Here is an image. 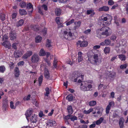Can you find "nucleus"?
Segmentation results:
<instances>
[{"instance_id": "nucleus-56", "label": "nucleus", "mask_w": 128, "mask_h": 128, "mask_svg": "<svg viewBox=\"0 0 128 128\" xmlns=\"http://www.w3.org/2000/svg\"><path fill=\"white\" fill-rule=\"evenodd\" d=\"M91 32V30L90 29H88L84 31V33L86 34H88V33H90Z\"/></svg>"}, {"instance_id": "nucleus-25", "label": "nucleus", "mask_w": 128, "mask_h": 128, "mask_svg": "<svg viewBox=\"0 0 128 128\" xmlns=\"http://www.w3.org/2000/svg\"><path fill=\"white\" fill-rule=\"evenodd\" d=\"M31 28L32 30L36 31H37L39 30V27L37 25H33L31 26Z\"/></svg>"}, {"instance_id": "nucleus-8", "label": "nucleus", "mask_w": 128, "mask_h": 128, "mask_svg": "<svg viewBox=\"0 0 128 128\" xmlns=\"http://www.w3.org/2000/svg\"><path fill=\"white\" fill-rule=\"evenodd\" d=\"M32 54V51H29L24 55L22 57V58H23L26 59L31 56Z\"/></svg>"}, {"instance_id": "nucleus-1", "label": "nucleus", "mask_w": 128, "mask_h": 128, "mask_svg": "<svg viewBox=\"0 0 128 128\" xmlns=\"http://www.w3.org/2000/svg\"><path fill=\"white\" fill-rule=\"evenodd\" d=\"M88 58L90 62L94 65H98L101 62V59L99 58L98 54H94L93 56L89 55Z\"/></svg>"}, {"instance_id": "nucleus-22", "label": "nucleus", "mask_w": 128, "mask_h": 128, "mask_svg": "<svg viewBox=\"0 0 128 128\" xmlns=\"http://www.w3.org/2000/svg\"><path fill=\"white\" fill-rule=\"evenodd\" d=\"M75 76L74 78H75L74 80V82H77L78 79L77 78L80 76V75L78 74V72H75Z\"/></svg>"}, {"instance_id": "nucleus-32", "label": "nucleus", "mask_w": 128, "mask_h": 128, "mask_svg": "<svg viewBox=\"0 0 128 128\" xmlns=\"http://www.w3.org/2000/svg\"><path fill=\"white\" fill-rule=\"evenodd\" d=\"M73 96L72 94H70L68 96L66 97V99L68 100L69 101L72 100L73 99Z\"/></svg>"}, {"instance_id": "nucleus-16", "label": "nucleus", "mask_w": 128, "mask_h": 128, "mask_svg": "<svg viewBox=\"0 0 128 128\" xmlns=\"http://www.w3.org/2000/svg\"><path fill=\"white\" fill-rule=\"evenodd\" d=\"M42 37L38 35L36 36L35 38V42L36 43H38L41 42L42 40Z\"/></svg>"}, {"instance_id": "nucleus-41", "label": "nucleus", "mask_w": 128, "mask_h": 128, "mask_svg": "<svg viewBox=\"0 0 128 128\" xmlns=\"http://www.w3.org/2000/svg\"><path fill=\"white\" fill-rule=\"evenodd\" d=\"M72 116H71L70 118L71 120V121H74L75 120H77V118L75 116H73L72 115Z\"/></svg>"}, {"instance_id": "nucleus-21", "label": "nucleus", "mask_w": 128, "mask_h": 128, "mask_svg": "<svg viewBox=\"0 0 128 128\" xmlns=\"http://www.w3.org/2000/svg\"><path fill=\"white\" fill-rule=\"evenodd\" d=\"M20 14L21 16L25 15L27 14L26 11L24 9H20L19 10Z\"/></svg>"}, {"instance_id": "nucleus-18", "label": "nucleus", "mask_w": 128, "mask_h": 128, "mask_svg": "<svg viewBox=\"0 0 128 128\" xmlns=\"http://www.w3.org/2000/svg\"><path fill=\"white\" fill-rule=\"evenodd\" d=\"M55 14L57 16H60L61 13V10L60 8H56L55 10Z\"/></svg>"}, {"instance_id": "nucleus-10", "label": "nucleus", "mask_w": 128, "mask_h": 128, "mask_svg": "<svg viewBox=\"0 0 128 128\" xmlns=\"http://www.w3.org/2000/svg\"><path fill=\"white\" fill-rule=\"evenodd\" d=\"M109 9V8L108 6H104L99 8L98 9V11L107 12L108 11Z\"/></svg>"}, {"instance_id": "nucleus-61", "label": "nucleus", "mask_w": 128, "mask_h": 128, "mask_svg": "<svg viewBox=\"0 0 128 128\" xmlns=\"http://www.w3.org/2000/svg\"><path fill=\"white\" fill-rule=\"evenodd\" d=\"M39 115L40 117H42L44 116V114H43L42 111H40V112L39 113Z\"/></svg>"}, {"instance_id": "nucleus-6", "label": "nucleus", "mask_w": 128, "mask_h": 128, "mask_svg": "<svg viewBox=\"0 0 128 128\" xmlns=\"http://www.w3.org/2000/svg\"><path fill=\"white\" fill-rule=\"evenodd\" d=\"M88 84L84 82L82 83L81 85L80 88L82 90L85 91H88L89 90H88L87 88Z\"/></svg>"}, {"instance_id": "nucleus-24", "label": "nucleus", "mask_w": 128, "mask_h": 128, "mask_svg": "<svg viewBox=\"0 0 128 128\" xmlns=\"http://www.w3.org/2000/svg\"><path fill=\"white\" fill-rule=\"evenodd\" d=\"M67 110L68 114H72L73 112L72 106H68L67 108Z\"/></svg>"}, {"instance_id": "nucleus-43", "label": "nucleus", "mask_w": 128, "mask_h": 128, "mask_svg": "<svg viewBox=\"0 0 128 128\" xmlns=\"http://www.w3.org/2000/svg\"><path fill=\"white\" fill-rule=\"evenodd\" d=\"M26 8L28 9H30L32 8L33 9V6L31 3H29L27 4L26 6Z\"/></svg>"}, {"instance_id": "nucleus-26", "label": "nucleus", "mask_w": 128, "mask_h": 128, "mask_svg": "<svg viewBox=\"0 0 128 128\" xmlns=\"http://www.w3.org/2000/svg\"><path fill=\"white\" fill-rule=\"evenodd\" d=\"M39 55L40 56H44L46 54L45 51L42 48L41 49L39 54Z\"/></svg>"}, {"instance_id": "nucleus-34", "label": "nucleus", "mask_w": 128, "mask_h": 128, "mask_svg": "<svg viewBox=\"0 0 128 128\" xmlns=\"http://www.w3.org/2000/svg\"><path fill=\"white\" fill-rule=\"evenodd\" d=\"M93 110V108H90L88 110H84V114H89L90 112L92 111Z\"/></svg>"}, {"instance_id": "nucleus-62", "label": "nucleus", "mask_w": 128, "mask_h": 128, "mask_svg": "<svg viewBox=\"0 0 128 128\" xmlns=\"http://www.w3.org/2000/svg\"><path fill=\"white\" fill-rule=\"evenodd\" d=\"M107 74H108V77L111 78H112V73L111 72H108V73H107Z\"/></svg>"}, {"instance_id": "nucleus-63", "label": "nucleus", "mask_w": 128, "mask_h": 128, "mask_svg": "<svg viewBox=\"0 0 128 128\" xmlns=\"http://www.w3.org/2000/svg\"><path fill=\"white\" fill-rule=\"evenodd\" d=\"M100 48V46L99 45H96L93 47V48L94 50H96L99 48Z\"/></svg>"}, {"instance_id": "nucleus-12", "label": "nucleus", "mask_w": 128, "mask_h": 128, "mask_svg": "<svg viewBox=\"0 0 128 128\" xmlns=\"http://www.w3.org/2000/svg\"><path fill=\"white\" fill-rule=\"evenodd\" d=\"M44 76L45 78L46 79H49L50 77V73L47 69H45L44 70Z\"/></svg>"}, {"instance_id": "nucleus-9", "label": "nucleus", "mask_w": 128, "mask_h": 128, "mask_svg": "<svg viewBox=\"0 0 128 128\" xmlns=\"http://www.w3.org/2000/svg\"><path fill=\"white\" fill-rule=\"evenodd\" d=\"M10 34V37L11 40H13L16 39L17 35L15 32H11Z\"/></svg>"}, {"instance_id": "nucleus-33", "label": "nucleus", "mask_w": 128, "mask_h": 128, "mask_svg": "<svg viewBox=\"0 0 128 128\" xmlns=\"http://www.w3.org/2000/svg\"><path fill=\"white\" fill-rule=\"evenodd\" d=\"M20 6L22 8H24L26 6V4L25 2H22L20 3Z\"/></svg>"}, {"instance_id": "nucleus-13", "label": "nucleus", "mask_w": 128, "mask_h": 128, "mask_svg": "<svg viewBox=\"0 0 128 128\" xmlns=\"http://www.w3.org/2000/svg\"><path fill=\"white\" fill-rule=\"evenodd\" d=\"M124 120L123 118H120L119 120V124L120 128H123L124 126Z\"/></svg>"}, {"instance_id": "nucleus-19", "label": "nucleus", "mask_w": 128, "mask_h": 128, "mask_svg": "<svg viewBox=\"0 0 128 128\" xmlns=\"http://www.w3.org/2000/svg\"><path fill=\"white\" fill-rule=\"evenodd\" d=\"M36 118V116L35 115L32 116L30 118L31 122L34 123L36 122L37 121Z\"/></svg>"}, {"instance_id": "nucleus-45", "label": "nucleus", "mask_w": 128, "mask_h": 128, "mask_svg": "<svg viewBox=\"0 0 128 128\" xmlns=\"http://www.w3.org/2000/svg\"><path fill=\"white\" fill-rule=\"evenodd\" d=\"M102 33H101L99 31H97L96 32V36L99 38H101V35Z\"/></svg>"}, {"instance_id": "nucleus-29", "label": "nucleus", "mask_w": 128, "mask_h": 128, "mask_svg": "<svg viewBox=\"0 0 128 128\" xmlns=\"http://www.w3.org/2000/svg\"><path fill=\"white\" fill-rule=\"evenodd\" d=\"M74 24L76 25V26H75L74 27L76 29L77 28L79 27L80 26L81 22L80 21L78 22H74Z\"/></svg>"}, {"instance_id": "nucleus-4", "label": "nucleus", "mask_w": 128, "mask_h": 128, "mask_svg": "<svg viewBox=\"0 0 128 128\" xmlns=\"http://www.w3.org/2000/svg\"><path fill=\"white\" fill-rule=\"evenodd\" d=\"M77 44L78 45H80V47H86L88 46V42L87 41L85 40L83 41L79 40L77 42Z\"/></svg>"}, {"instance_id": "nucleus-2", "label": "nucleus", "mask_w": 128, "mask_h": 128, "mask_svg": "<svg viewBox=\"0 0 128 128\" xmlns=\"http://www.w3.org/2000/svg\"><path fill=\"white\" fill-rule=\"evenodd\" d=\"M63 36L61 38L64 39V38L67 40H72V32L68 30L64 31L63 32Z\"/></svg>"}, {"instance_id": "nucleus-31", "label": "nucleus", "mask_w": 128, "mask_h": 128, "mask_svg": "<svg viewBox=\"0 0 128 128\" xmlns=\"http://www.w3.org/2000/svg\"><path fill=\"white\" fill-rule=\"evenodd\" d=\"M118 57L121 60H125L126 58L125 55L123 54H120L118 56Z\"/></svg>"}, {"instance_id": "nucleus-11", "label": "nucleus", "mask_w": 128, "mask_h": 128, "mask_svg": "<svg viewBox=\"0 0 128 128\" xmlns=\"http://www.w3.org/2000/svg\"><path fill=\"white\" fill-rule=\"evenodd\" d=\"M14 56L16 58H19L22 55V53L20 50H16L14 53Z\"/></svg>"}, {"instance_id": "nucleus-3", "label": "nucleus", "mask_w": 128, "mask_h": 128, "mask_svg": "<svg viewBox=\"0 0 128 128\" xmlns=\"http://www.w3.org/2000/svg\"><path fill=\"white\" fill-rule=\"evenodd\" d=\"M40 59V57L38 54H34L32 56L31 61L32 63H37L39 62Z\"/></svg>"}, {"instance_id": "nucleus-38", "label": "nucleus", "mask_w": 128, "mask_h": 128, "mask_svg": "<svg viewBox=\"0 0 128 128\" xmlns=\"http://www.w3.org/2000/svg\"><path fill=\"white\" fill-rule=\"evenodd\" d=\"M72 116L71 114H69L67 116H65L64 118L66 120H68L69 119H70L71 118V116Z\"/></svg>"}, {"instance_id": "nucleus-14", "label": "nucleus", "mask_w": 128, "mask_h": 128, "mask_svg": "<svg viewBox=\"0 0 128 128\" xmlns=\"http://www.w3.org/2000/svg\"><path fill=\"white\" fill-rule=\"evenodd\" d=\"M33 111L32 109H29L26 112V113L25 114V115L26 116V118L28 120V117H30L32 114Z\"/></svg>"}, {"instance_id": "nucleus-17", "label": "nucleus", "mask_w": 128, "mask_h": 128, "mask_svg": "<svg viewBox=\"0 0 128 128\" xmlns=\"http://www.w3.org/2000/svg\"><path fill=\"white\" fill-rule=\"evenodd\" d=\"M24 23V21L23 19H20L19 21L16 24V26L18 27L22 26Z\"/></svg>"}, {"instance_id": "nucleus-36", "label": "nucleus", "mask_w": 128, "mask_h": 128, "mask_svg": "<svg viewBox=\"0 0 128 128\" xmlns=\"http://www.w3.org/2000/svg\"><path fill=\"white\" fill-rule=\"evenodd\" d=\"M6 69L5 68L4 66H0V72L4 73Z\"/></svg>"}, {"instance_id": "nucleus-42", "label": "nucleus", "mask_w": 128, "mask_h": 128, "mask_svg": "<svg viewBox=\"0 0 128 128\" xmlns=\"http://www.w3.org/2000/svg\"><path fill=\"white\" fill-rule=\"evenodd\" d=\"M104 51L105 54L108 53L110 51V48L108 47H106L104 50Z\"/></svg>"}, {"instance_id": "nucleus-40", "label": "nucleus", "mask_w": 128, "mask_h": 128, "mask_svg": "<svg viewBox=\"0 0 128 128\" xmlns=\"http://www.w3.org/2000/svg\"><path fill=\"white\" fill-rule=\"evenodd\" d=\"M47 29L46 28H44L42 29L41 32L42 33L44 36L46 35L47 33Z\"/></svg>"}, {"instance_id": "nucleus-59", "label": "nucleus", "mask_w": 128, "mask_h": 128, "mask_svg": "<svg viewBox=\"0 0 128 128\" xmlns=\"http://www.w3.org/2000/svg\"><path fill=\"white\" fill-rule=\"evenodd\" d=\"M17 14L16 13L14 12L13 13L12 15V19H14L16 18V16Z\"/></svg>"}, {"instance_id": "nucleus-57", "label": "nucleus", "mask_w": 128, "mask_h": 128, "mask_svg": "<svg viewBox=\"0 0 128 128\" xmlns=\"http://www.w3.org/2000/svg\"><path fill=\"white\" fill-rule=\"evenodd\" d=\"M51 126H55L56 125V122L52 120V123L51 124H50Z\"/></svg>"}, {"instance_id": "nucleus-58", "label": "nucleus", "mask_w": 128, "mask_h": 128, "mask_svg": "<svg viewBox=\"0 0 128 128\" xmlns=\"http://www.w3.org/2000/svg\"><path fill=\"white\" fill-rule=\"evenodd\" d=\"M93 11H94V10L92 9L87 10V14H91Z\"/></svg>"}, {"instance_id": "nucleus-37", "label": "nucleus", "mask_w": 128, "mask_h": 128, "mask_svg": "<svg viewBox=\"0 0 128 128\" xmlns=\"http://www.w3.org/2000/svg\"><path fill=\"white\" fill-rule=\"evenodd\" d=\"M59 18V17L57 18L56 19V21L58 24L60 25V27H62L63 26L62 24V23L60 22Z\"/></svg>"}, {"instance_id": "nucleus-15", "label": "nucleus", "mask_w": 128, "mask_h": 128, "mask_svg": "<svg viewBox=\"0 0 128 128\" xmlns=\"http://www.w3.org/2000/svg\"><path fill=\"white\" fill-rule=\"evenodd\" d=\"M15 76L16 77H18L20 75V71L18 67H16L14 70Z\"/></svg>"}, {"instance_id": "nucleus-64", "label": "nucleus", "mask_w": 128, "mask_h": 128, "mask_svg": "<svg viewBox=\"0 0 128 128\" xmlns=\"http://www.w3.org/2000/svg\"><path fill=\"white\" fill-rule=\"evenodd\" d=\"M96 126V124H92L89 127L90 128H93L95 127Z\"/></svg>"}, {"instance_id": "nucleus-54", "label": "nucleus", "mask_w": 128, "mask_h": 128, "mask_svg": "<svg viewBox=\"0 0 128 128\" xmlns=\"http://www.w3.org/2000/svg\"><path fill=\"white\" fill-rule=\"evenodd\" d=\"M8 36L6 35H5L3 36L2 40L4 41L5 40H7L8 39Z\"/></svg>"}, {"instance_id": "nucleus-50", "label": "nucleus", "mask_w": 128, "mask_h": 128, "mask_svg": "<svg viewBox=\"0 0 128 128\" xmlns=\"http://www.w3.org/2000/svg\"><path fill=\"white\" fill-rule=\"evenodd\" d=\"M0 17L2 21L5 20V15L3 14H1L0 16Z\"/></svg>"}, {"instance_id": "nucleus-35", "label": "nucleus", "mask_w": 128, "mask_h": 128, "mask_svg": "<svg viewBox=\"0 0 128 128\" xmlns=\"http://www.w3.org/2000/svg\"><path fill=\"white\" fill-rule=\"evenodd\" d=\"M89 104L90 106H93L96 104V101L93 100L90 102Z\"/></svg>"}, {"instance_id": "nucleus-39", "label": "nucleus", "mask_w": 128, "mask_h": 128, "mask_svg": "<svg viewBox=\"0 0 128 128\" xmlns=\"http://www.w3.org/2000/svg\"><path fill=\"white\" fill-rule=\"evenodd\" d=\"M46 91V94H45V96H48V94H50V90L49 88H46L45 89Z\"/></svg>"}, {"instance_id": "nucleus-7", "label": "nucleus", "mask_w": 128, "mask_h": 128, "mask_svg": "<svg viewBox=\"0 0 128 128\" xmlns=\"http://www.w3.org/2000/svg\"><path fill=\"white\" fill-rule=\"evenodd\" d=\"M2 45L6 48H8V49H10L11 46L10 43L7 40H5L2 43Z\"/></svg>"}, {"instance_id": "nucleus-46", "label": "nucleus", "mask_w": 128, "mask_h": 128, "mask_svg": "<svg viewBox=\"0 0 128 128\" xmlns=\"http://www.w3.org/2000/svg\"><path fill=\"white\" fill-rule=\"evenodd\" d=\"M57 62L56 61V60L54 58L53 61V65L55 68H56L57 67Z\"/></svg>"}, {"instance_id": "nucleus-30", "label": "nucleus", "mask_w": 128, "mask_h": 128, "mask_svg": "<svg viewBox=\"0 0 128 128\" xmlns=\"http://www.w3.org/2000/svg\"><path fill=\"white\" fill-rule=\"evenodd\" d=\"M108 28V29H106L105 30L104 32H103L102 33V35H104L106 36H108V31L110 30V28Z\"/></svg>"}, {"instance_id": "nucleus-5", "label": "nucleus", "mask_w": 128, "mask_h": 128, "mask_svg": "<svg viewBox=\"0 0 128 128\" xmlns=\"http://www.w3.org/2000/svg\"><path fill=\"white\" fill-rule=\"evenodd\" d=\"M8 106V100L6 98L4 99L3 100L2 107L4 111H6Z\"/></svg>"}, {"instance_id": "nucleus-60", "label": "nucleus", "mask_w": 128, "mask_h": 128, "mask_svg": "<svg viewBox=\"0 0 128 128\" xmlns=\"http://www.w3.org/2000/svg\"><path fill=\"white\" fill-rule=\"evenodd\" d=\"M24 64V62L23 61H22L19 62L18 63L17 65L18 66H20L21 65H23Z\"/></svg>"}, {"instance_id": "nucleus-51", "label": "nucleus", "mask_w": 128, "mask_h": 128, "mask_svg": "<svg viewBox=\"0 0 128 128\" xmlns=\"http://www.w3.org/2000/svg\"><path fill=\"white\" fill-rule=\"evenodd\" d=\"M17 44L16 43H13L12 45V48L15 50L17 49V47L16 46Z\"/></svg>"}, {"instance_id": "nucleus-28", "label": "nucleus", "mask_w": 128, "mask_h": 128, "mask_svg": "<svg viewBox=\"0 0 128 128\" xmlns=\"http://www.w3.org/2000/svg\"><path fill=\"white\" fill-rule=\"evenodd\" d=\"M51 42L49 39H47V42H46V46L48 48H50L52 46L51 45Z\"/></svg>"}, {"instance_id": "nucleus-55", "label": "nucleus", "mask_w": 128, "mask_h": 128, "mask_svg": "<svg viewBox=\"0 0 128 128\" xmlns=\"http://www.w3.org/2000/svg\"><path fill=\"white\" fill-rule=\"evenodd\" d=\"M68 1H69V0H58L59 2L60 3H65Z\"/></svg>"}, {"instance_id": "nucleus-48", "label": "nucleus", "mask_w": 128, "mask_h": 128, "mask_svg": "<svg viewBox=\"0 0 128 128\" xmlns=\"http://www.w3.org/2000/svg\"><path fill=\"white\" fill-rule=\"evenodd\" d=\"M125 8L126 11V13L127 14H128V2H127L126 4V6H125Z\"/></svg>"}, {"instance_id": "nucleus-23", "label": "nucleus", "mask_w": 128, "mask_h": 128, "mask_svg": "<svg viewBox=\"0 0 128 128\" xmlns=\"http://www.w3.org/2000/svg\"><path fill=\"white\" fill-rule=\"evenodd\" d=\"M112 104L111 102H110L109 104L107 106L106 109V112L107 114H108L109 112V110L110 109V107Z\"/></svg>"}, {"instance_id": "nucleus-52", "label": "nucleus", "mask_w": 128, "mask_h": 128, "mask_svg": "<svg viewBox=\"0 0 128 128\" xmlns=\"http://www.w3.org/2000/svg\"><path fill=\"white\" fill-rule=\"evenodd\" d=\"M74 22V19L71 20L70 21L68 22L66 24L67 26L69 25L70 24H71L73 23Z\"/></svg>"}, {"instance_id": "nucleus-44", "label": "nucleus", "mask_w": 128, "mask_h": 128, "mask_svg": "<svg viewBox=\"0 0 128 128\" xmlns=\"http://www.w3.org/2000/svg\"><path fill=\"white\" fill-rule=\"evenodd\" d=\"M128 65L127 64H124L121 65L120 66V68L121 69H123V68H125L128 66Z\"/></svg>"}, {"instance_id": "nucleus-53", "label": "nucleus", "mask_w": 128, "mask_h": 128, "mask_svg": "<svg viewBox=\"0 0 128 128\" xmlns=\"http://www.w3.org/2000/svg\"><path fill=\"white\" fill-rule=\"evenodd\" d=\"M42 7L44 8V10L46 11L48 10V7L46 5L44 4L42 6Z\"/></svg>"}, {"instance_id": "nucleus-47", "label": "nucleus", "mask_w": 128, "mask_h": 128, "mask_svg": "<svg viewBox=\"0 0 128 128\" xmlns=\"http://www.w3.org/2000/svg\"><path fill=\"white\" fill-rule=\"evenodd\" d=\"M104 41L106 45H108L110 44V40L108 39H106Z\"/></svg>"}, {"instance_id": "nucleus-49", "label": "nucleus", "mask_w": 128, "mask_h": 128, "mask_svg": "<svg viewBox=\"0 0 128 128\" xmlns=\"http://www.w3.org/2000/svg\"><path fill=\"white\" fill-rule=\"evenodd\" d=\"M10 107L11 108L15 109L16 108V106H14V103L12 101L10 102Z\"/></svg>"}, {"instance_id": "nucleus-20", "label": "nucleus", "mask_w": 128, "mask_h": 128, "mask_svg": "<svg viewBox=\"0 0 128 128\" xmlns=\"http://www.w3.org/2000/svg\"><path fill=\"white\" fill-rule=\"evenodd\" d=\"M82 52H78V62H80L82 61L83 60V58L82 57Z\"/></svg>"}, {"instance_id": "nucleus-27", "label": "nucleus", "mask_w": 128, "mask_h": 128, "mask_svg": "<svg viewBox=\"0 0 128 128\" xmlns=\"http://www.w3.org/2000/svg\"><path fill=\"white\" fill-rule=\"evenodd\" d=\"M43 79V76L41 75L38 78V86H40L41 85Z\"/></svg>"}]
</instances>
